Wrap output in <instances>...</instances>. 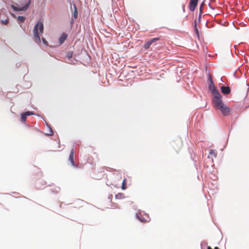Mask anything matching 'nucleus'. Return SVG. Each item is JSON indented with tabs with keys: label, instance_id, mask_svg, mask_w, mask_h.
Segmentation results:
<instances>
[{
	"label": "nucleus",
	"instance_id": "5701e85b",
	"mask_svg": "<svg viewBox=\"0 0 249 249\" xmlns=\"http://www.w3.org/2000/svg\"><path fill=\"white\" fill-rule=\"evenodd\" d=\"M208 249H212V248H211V247H208Z\"/></svg>",
	"mask_w": 249,
	"mask_h": 249
},
{
	"label": "nucleus",
	"instance_id": "9d476101",
	"mask_svg": "<svg viewBox=\"0 0 249 249\" xmlns=\"http://www.w3.org/2000/svg\"><path fill=\"white\" fill-rule=\"evenodd\" d=\"M73 18L74 19H76L77 18L78 12L77 8H76L75 5H73Z\"/></svg>",
	"mask_w": 249,
	"mask_h": 249
},
{
	"label": "nucleus",
	"instance_id": "0eeeda50",
	"mask_svg": "<svg viewBox=\"0 0 249 249\" xmlns=\"http://www.w3.org/2000/svg\"><path fill=\"white\" fill-rule=\"evenodd\" d=\"M33 114V113L29 111H28L24 113H22L21 115V119H20L21 122H25L26 119V117L30 116V115H32Z\"/></svg>",
	"mask_w": 249,
	"mask_h": 249
},
{
	"label": "nucleus",
	"instance_id": "4be33fe9",
	"mask_svg": "<svg viewBox=\"0 0 249 249\" xmlns=\"http://www.w3.org/2000/svg\"><path fill=\"white\" fill-rule=\"evenodd\" d=\"M139 220H140V221H141L143 222L141 218H139Z\"/></svg>",
	"mask_w": 249,
	"mask_h": 249
},
{
	"label": "nucleus",
	"instance_id": "20e7f679",
	"mask_svg": "<svg viewBox=\"0 0 249 249\" xmlns=\"http://www.w3.org/2000/svg\"><path fill=\"white\" fill-rule=\"evenodd\" d=\"M30 3L31 0H28L27 3H26L25 5L22 7L16 6L14 5H12L11 7L13 9V10L16 11H25L28 8V7L30 5Z\"/></svg>",
	"mask_w": 249,
	"mask_h": 249
},
{
	"label": "nucleus",
	"instance_id": "f3484780",
	"mask_svg": "<svg viewBox=\"0 0 249 249\" xmlns=\"http://www.w3.org/2000/svg\"><path fill=\"white\" fill-rule=\"evenodd\" d=\"M209 155L215 158L216 157V153L214 150H211L210 152H209Z\"/></svg>",
	"mask_w": 249,
	"mask_h": 249
},
{
	"label": "nucleus",
	"instance_id": "39448f33",
	"mask_svg": "<svg viewBox=\"0 0 249 249\" xmlns=\"http://www.w3.org/2000/svg\"><path fill=\"white\" fill-rule=\"evenodd\" d=\"M198 0H190L189 3V9L190 10L193 11L195 10L196 7L197 6Z\"/></svg>",
	"mask_w": 249,
	"mask_h": 249
},
{
	"label": "nucleus",
	"instance_id": "6e6552de",
	"mask_svg": "<svg viewBox=\"0 0 249 249\" xmlns=\"http://www.w3.org/2000/svg\"><path fill=\"white\" fill-rule=\"evenodd\" d=\"M222 93L224 94H229L231 91L229 86H222L220 88Z\"/></svg>",
	"mask_w": 249,
	"mask_h": 249
},
{
	"label": "nucleus",
	"instance_id": "423d86ee",
	"mask_svg": "<svg viewBox=\"0 0 249 249\" xmlns=\"http://www.w3.org/2000/svg\"><path fill=\"white\" fill-rule=\"evenodd\" d=\"M73 149H72L71 150L70 154H69V161H70L71 165H72V166H73L75 168H77L78 166L75 164V162H74L73 160Z\"/></svg>",
	"mask_w": 249,
	"mask_h": 249
},
{
	"label": "nucleus",
	"instance_id": "aec40b11",
	"mask_svg": "<svg viewBox=\"0 0 249 249\" xmlns=\"http://www.w3.org/2000/svg\"><path fill=\"white\" fill-rule=\"evenodd\" d=\"M42 41H43L44 44L46 45H48V42H47L45 38H42Z\"/></svg>",
	"mask_w": 249,
	"mask_h": 249
},
{
	"label": "nucleus",
	"instance_id": "f8f14e48",
	"mask_svg": "<svg viewBox=\"0 0 249 249\" xmlns=\"http://www.w3.org/2000/svg\"><path fill=\"white\" fill-rule=\"evenodd\" d=\"M152 44V43L147 41L145 42L144 45H143V48H144L145 49H148L150 48V46Z\"/></svg>",
	"mask_w": 249,
	"mask_h": 249
},
{
	"label": "nucleus",
	"instance_id": "dca6fc26",
	"mask_svg": "<svg viewBox=\"0 0 249 249\" xmlns=\"http://www.w3.org/2000/svg\"><path fill=\"white\" fill-rule=\"evenodd\" d=\"M159 39H160L159 37L152 38L151 39H150L149 40H148V41L150 42L151 43L153 44L154 42H155L156 41L159 40Z\"/></svg>",
	"mask_w": 249,
	"mask_h": 249
},
{
	"label": "nucleus",
	"instance_id": "412c9836",
	"mask_svg": "<svg viewBox=\"0 0 249 249\" xmlns=\"http://www.w3.org/2000/svg\"><path fill=\"white\" fill-rule=\"evenodd\" d=\"M214 249H219V248H218L217 247H215L214 248Z\"/></svg>",
	"mask_w": 249,
	"mask_h": 249
},
{
	"label": "nucleus",
	"instance_id": "7ed1b4c3",
	"mask_svg": "<svg viewBox=\"0 0 249 249\" xmlns=\"http://www.w3.org/2000/svg\"><path fill=\"white\" fill-rule=\"evenodd\" d=\"M209 81H210V84L209 85V89L212 93L213 98H222V95H220L219 91L216 89L215 85L213 84V79H212L211 76L209 77Z\"/></svg>",
	"mask_w": 249,
	"mask_h": 249
},
{
	"label": "nucleus",
	"instance_id": "1a4fd4ad",
	"mask_svg": "<svg viewBox=\"0 0 249 249\" xmlns=\"http://www.w3.org/2000/svg\"><path fill=\"white\" fill-rule=\"evenodd\" d=\"M67 38V35L66 33H63L61 35V36H60L59 41L60 42V44H62V43L64 42L66 40V38Z\"/></svg>",
	"mask_w": 249,
	"mask_h": 249
},
{
	"label": "nucleus",
	"instance_id": "2eb2a0df",
	"mask_svg": "<svg viewBox=\"0 0 249 249\" xmlns=\"http://www.w3.org/2000/svg\"><path fill=\"white\" fill-rule=\"evenodd\" d=\"M73 53L72 51H69L66 53V57L68 58H71L72 57Z\"/></svg>",
	"mask_w": 249,
	"mask_h": 249
},
{
	"label": "nucleus",
	"instance_id": "ddd939ff",
	"mask_svg": "<svg viewBox=\"0 0 249 249\" xmlns=\"http://www.w3.org/2000/svg\"><path fill=\"white\" fill-rule=\"evenodd\" d=\"M122 189L123 190H125L126 189V178H124L123 180Z\"/></svg>",
	"mask_w": 249,
	"mask_h": 249
},
{
	"label": "nucleus",
	"instance_id": "6ab92c4d",
	"mask_svg": "<svg viewBox=\"0 0 249 249\" xmlns=\"http://www.w3.org/2000/svg\"><path fill=\"white\" fill-rule=\"evenodd\" d=\"M195 33L196 34L197 37H199V31H198V29L197 28V27L196 26V23L195 22Z\"/></svg>",
	"mask_w": 249,
	"mask_h": 249
},
{
	"label": "nucleus",
	"instance_id": "a211bd4d",
	"mask_svg": "<svg viewBox=\"0 0 249 249\" xmlns=\"http://www.w3.org/2000/svg\"><path fill=\"white\" fill-rule=\"evenodd\" d=\"M1 23H2L3 25H6L8 23V18H6L4 20H1Z\"/></svg>",
	"mask_w": 249,
	"mask_h": 249
},
{
	"label": "nucleus",
	"instance_id": "9b49d317",
	"mask_svg": "<svg viewBox=\"0 0 249 249\" xmlns=\"http://www.w3.org/2000/svg\"><path fill=\"white\" fill-rule=\"evenodd\" d=\"M116 198L121 199L124 198V195L122 193H119L115 196Z\"/></svg>",
	"mask_w": 249,
	"mask_h": 249
},
{
	"label": "nucleus",
	"instance_id": "4468645a",
	"mask_svg": "<svg viewBox=\"0 0 249 249\" xmlns=\"http://www.w3.org/2000/svg\"><path fill=\"white\" fill-rule=\"evenodd\" d=\"M17 19H18V21L20 23H23L25 20V18L23 16H18Z\"/></svg>",
	"mask_w": 249,
	"mask_h": 249
},
{
	"label": "nucleus",
	"instance_id": "f03ea898",
	"mask_svg": "<svg viewBox=\"0 0 249 249\" xmlns=\"http://www.w3.org/2000/svg\"><path fill=\"white\" fill-rule=\"evenodd\" d=\"M43 24L40 21H38L36 24L35 25L34 29H33V34H34V37H33V38H34L35 42L37 44L39 43L40 42L38 31L39 30L40 33L42 34L43 33Z\"/></svg>",
	"mask_w": 249,
	"mask_h": 249
},
{
	"label": "nucleus",
	"instance_id": "f257e3e1",
	"mask_svg": "<svg viewBox=\"0 0 249 249\" xmlns=\"http://www.w3.org/2000/svg\"><path fill=\"white\" fill-rule=\"evenodd\" d=\"M213 103L215 109H219L222 115L224 116L229 115L230 109L223 104L222 98H213Z\"/></svg>",
	"mask_w": 249,
	"mask_h": 249
}]
</instances>
